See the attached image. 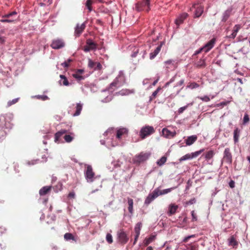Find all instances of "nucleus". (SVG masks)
Instances as JSON below:
<instances>
[{"label":"nucleus","mask_w":250,"mask_h":250,"mask_svg":"<svg viewBox=\"0 0 250 250\" xmlns=\"http://www.w3.org/2000/svg\"><path fill=\"white\" fill-rule=\"evenodd\" d=\"M0 42L1 43H4L5 42V39L2 37H0Z\"/></svg>","instance_id":"69168bd1"},{"label":"nucleus","mask_w":250,"mask_h":250,"mask_svg":"<svg viewBox=\"0 0 250 250\" xmlns=\"http://www.w3.org/2000/svg\"><path fill=\"white\" fill-rule=\"evenodd\" d=\"M51 186H45L42 187L39 191L41 196H44L49 193L51 190Z\"/></svg>","instance_id":"aec40b11"},{"label":"nucleus","mask_w":250,"mask_h":250,"mask_svg":"<svg viewBox=\"0 0 250 250\" xmlns=\"http://www.w3.org/2000/svg\"><path fill=\"white\" fill-rule=\"evenodd\" d=\"M229 246H232L233 247H236L238 245V242L236 241L235 238L233 235L231 236L229 239Z\"/></svg>","instance_id":"4be33fe9"},{"label":"nucleus","mask_w":250,"mask_h":250,"mask_svg":"<svg viewBox=\"0 0 250 250\" xmlns=\"http://www.w3.org/2000/svg\"><path fill=\"white\" fill-rule=\"evenodd\" d=\"M214 154V151L212 150H209L206 153L205 157L206 160H209L213 157Z\"/></svg>","instance_id":"2f4dec72"},{"label":"nucleus","mask_w":250,"mask_h":250,"mask_svg":"<svg viewBox=\"0 0 250 250\" xmlns=\"http://www.w3.org/2000/svg\"><path fill=\"white\" fill-rule=\"evenodd\" d=\"M198 98L205 102H208L210 101V98L207 96H205L204 97H199Z\"/></svg>","instance_id":"603ef678"},{"label":"nucleus","mask_w":250,"mask_h":250,"mask_svg":"<svg viewBox=\"0 0 250 250\" xmlns=\"http://www.w3.org/2000/svg\"><path fill=\"white\" fill-rule=\"evenodd\" d=\"M195 65L198 68H203L206 66V63L204 60L200 59L195 63Z\"/></svg>","instance_id":"c756f323"},{"label":"nucleus","mask_w":250,"mask_h":250,"mask_svg":"<svg viewBox=\"0 0 250 250\" xmlns=\"http://www.w3.org/2000/svg\"><path fill=\"white\" fill-rule=\"evenodd\" d=\"M195 202H196V199H195V198H193L190 199V200H189L187 202V204L192 205V204H193L194 203H195Z\"/></svg>","instance_id":"5fc2aeb1"},{"label":"nucleus","mask_w":250,"mask_h":250,"mask_svg":"<svg viewBox=\"0 0 250 250\" xmlns=\"http://www.w3.org/2000/svg\"><path fill=\"white\" fill-rule=\"evenodd\" d=\"M158 197L157 192L155 189L151 193H150L145 200V204L148 206L155 199Z\"/></svg>","instance_id":"9b49d317"},{"label":"nucleus","mask_w":250,"mask_h":250,"mask_svg":"<svg viewBox=\"0 0 250 250\" xmlns=\"http://www.w3.org/2000/svg\"><path fill=\"white\" fill-rule=\"evenodd\" d=\"M229 186L231 188H233L235 187V182L233 180H231L229 183Z\"/></svg>","instance_id":"13d9d810"},{"label":"nucleus","mask_w":250,"mask_h":250,"mask_svg":"<svg viewBox=\"0 0 250 250\" xmlns=\"http://www.w3.org/2000/svg\"><path fill=\"white\" fill-rule=\"evenodd\" d=\"M118 84V82L117 81H115V82L112 83L110 84V86H117V85Z\"/></svg>","instance_id":"680f3d73"},{"label":"nucleus","mask_w":250,"mask_h":250,"mask_svg":"<svg viewBox=\"0 0 250 250\" xmlns=\"http://www.w3.org/2000/svg\"><path fill=\"white\" fill-rule=\"evenodd\" d=\"M97 44L91 39H87L86 41V44L83 47V50L85 52H89L91 50H96Z\"/></svg>","instance_id":"423d86ee"},{"label":"nucleus","mask_w":250,"mask_h":250,"mask_svg":"<svg viewBox=\"0 0 250 250\" xmlns=\"http://www.w3.org/2000/svg\"><path fill=\"white\" fill-rule=\"evenodd\" d=\"M155 131L153 126L146 125L141 128L139 135L142 139H144L146 137L154 133Z\"/></svg>","instance_id":"7ed1b4c3"},{"label":"nucleus","mask_w":250,"mask_h":250,"mask_svg":"<svg viewBox=\"0 0 250 250\" xmlns=\"http://www.w3.org/2000/svg\"><path fill=\"white\" fill-rule=\"evenodd\" d=\"M142 223L140 222L138 223L134 228V231L136 234L140 235V230L142 228Z\"/></svg>","instance_id":"7c9ffc66"},{"label":"nucleus","mask_w":250,"mask_h":250,"mask_svg":"<svg viewBox=\"0 0 250 250\" xmlns=\"http://www.w3.org/2000/svg\"><path fill=\"white\" fill-rule=\"evenodd\" d=\"M128 133V130L125 128L119 129L117 131L116 137L118 139H121L123 136L126 135Z\"/></svg>","instance_id":"f3484780"},{"label":"nucleus","mask_w":250,"mask_h":250,"mask_svg":"<svg viewBox=\"0 0 250 250\" xmlns=\"http://www.w3.org/2000/svg\"><path fill=\"white\" fill-rule=\"evenodd\" d=\"M191 216H192V222L196 221L197 220V216L194 210H192L191 211Z\"/></svg>","instance_id":"3c124183"},{"label":"nucleus","mask_w":250,"mask_h":250,"mask_svg":"<svg viewBox=\"0 0 250 250\" xmlns=\"http://www.w3.org/2000/svg\"><path fill=\"white\" fill-rule=\"evenodd\" d=\"M192 159V155H191V154H187L185 155L182 156L180 159L179 160H180V161H185V160H187L188 159Z\"/></svg>","instance_id":"e433bc0d"},{"label":"nucleus","mask_w":250,"mask_h":250,"mask_svg":"<svg viewBox=\"0 0 250 250\" xmlns=\"http://www.w3.org/2000/svg\"><path fill=\"white\" fill-rule=\"evenodd\" d=\"M236 36V35L235 34H234L233 32L232 33L229 35H227V38H229V39H234L235 38V37Z\"/></svg>","instance_id":"6e6d98bb"},{"label":"nucleus","mask_w":250,"mask_h":250,"mask_svg":"<svg viewBox=\"0 0 250 250\" xmlns=\"http://www.w3.org/2000/svg\"><path fill=\"white\" fill-rule=\"evenodd\" d=\"M240 130L238 128H236L233 132V139L234 141L236 143L238 142L239 137Z\"/></svg>","instance_id":"a878e982"},{"label":"nucleus","mask_w":250,"mask_h":250,"mask_svg":"<svg viewBox=\"0 0 250 250\" xmlns=\"http://www.w3.org/2000/svg\"><path fill=\"white\" fill-rule=\"evenodd\" d=\"M19 100V98H16L15 99H13L12 101H9L7 103L8 106H10L12 105V104H16V103L18 102Z\"/></svg>","instance_id":"de8ad7c7"},{"label":"nucleus","mask_w":250,"mask_h":250,"mask_svg":"<svg viewBox=\"0 0 250 250\" xmlns=\"http://www.w3.org/2000/svg\"><path fill=\"white\" fill-rule=\"evenodd\" d=\"M167 157L166 156H163L160 159L158 160L157 162V164L158 166H161L164 165L167 161Z\"/></svg>","instance_id":"72a5a7b5"},{"label":"nucleus","mask_w":250,"mask_h":250,"mask_svg":"<svg viewBox=\"0 0 250 250\" xmlns=\"http://www.w3.org/2000/svg\"><path fill=\"white\" fill-rule=\"evenodd\" d=\"M64 238L66 240H74V236L70 233H66L64 235Z\"/></svg>","instance_id":"c9c22d12"},{"label":"nucleus","mask_w":250,"mask_h":250,"mask_svg":"<svg viewBox=\"0 0 250 250\" xmlns=\"http://www.w3.org/2000/svg\"><path fill=\"white\" fill-rule=\"evenodd\" d=\"M83 105L80 103H78L76 105V110L75 113L74 114V116H78L80 114L82 110Z\"/></svg>","instance_id":"c85d7f7f"},{"label":"nucleus","mask_w":250,"mask_h":250,"mask_svg":"<svg viewBox=\"0 0 250 250\" xmlns=\"http://www.w3.org/2000/svg\"><path fill=\"white\" fill-rule=\"evenodd\" d=\"M156 238V235H151L149 237L146 238L145 240H144V245L146 246H147L150 243L152 242L153 241L155 240Z\"/></svg>","instance_id":"5701e85b"},{"label":"nucleus","mask_w":250,"mask_h":250,"mask_svg":"<svg viewBox=\"0 0 250 250\" xmlns=\"http://www.w3.org/2000/svg\"><path fill=\"white\" fill-rule=\"evenodd\" d=\"M73 76L75 78H82V77L81 76H79L78 74H73Z\"/></svg>","instance_id":"0e129e2a"},{"label":"nucleus","mask_w":250,"mask_h":250,"mask_svg":"<svg viewBox=\"0 0 250 250\" xmlns=\"http://www.w3.org/2000/svg\"><path fill=\"white\" fill-rule=\"evenodd\" d=\"M187 250H198V245L197 244L191 245L187 248Z\"/></svg>","instance_id":"a18cd8bd"},{"label":"nucleus","mask_w":250,"mask_h":250,"mask_svg":"<svg viewBox=\"0 0 250 250\" xmlns=\"http://www.w3.org/2000/svg\"><path fill=\"white\" fill-rule=\"evenodd\" d=\"M151 153L149 152H141L136 155L133 158V162L136 165H140L146 161L150 156Z\"/></svg>","instance_id":"f257e3e1"},{"label":"nucleus","mask_w":250,"mask_h":250,"mask_svg":"<svg viewBox=\"0 0 250 250\" xmlns=\"http://www.w3.org/2000/svg\"><path fill=\"white\" fill-rule=\"evenodd\" d=\"M65 43L62 39H56L53 40L51 47L55 49H59L64 46Z\"/></svg>","instance_id":"9d476101"},{"label":"nucleus","mask_w":250,"mask_h":250,"mask_svg":"<svg viewBox=\"0 0 250 250\" xmlns=\"http://www.w3.org/2000/svg\"><path fill=\"white\" fill-rule=\"evenodd\" d=\"M94 3L92 0H87L85 2V6L88 9L89 12L92 10V5Z\"/></svg>","instance_id":"473e14b6"},{"label":"nucleus","mask_w":250,"mask_h":250,"mask_svg":"<svg viewBox=\"0 0 250 250\" xmlns=\"http://www.w3.org/2000/svg\"><path fill=\"white\" fill-rule=\"evenodd\" d=\"M161 90V87H158L157 89L154 91L152 95L150 96L149 97V102H151L152 100H153L154 99H155V98L157 97V94L158 93V92Z\"/></svg>","instance_id":"cd10ccee"},{"label":"nucleus","mask_w":250,"mask_h":250,"mask_svg":"<svg viewBox=\"0 0 250 250\" xmlns=\"http://www.w3.org/2000/svg\"><path fill=\"white\" fill-rule=\"evenodd\" d=\"M146 250H153V248L152 247L149 246L146 248Z\"/></svg>","instance_id":"774afa93"},{"label":"nucleus","mask_w":250,"mask_h":250,"mask_svg":"<svg viewBox=\"0 0 250 250\" xmlns=\"http://www.w3.org/2000/svg\"><path fill=\"white\" fill-rule=\"evenodd\" d=\"M75 193L74 192H71L68 194V197L71 198H74L75 197Z\"/></svg>","instance_id":"bf43d9fd"},{"label":"nucleus","mask_w":250,"mask_h":250,"mask_svg":"<svg viewBox=\"0 0 250 250\" xmlns=\"http://www.w3.org/2000/svg\"><path fill=\"white\" fill-rule=\"evenodd\" d=\"M63 82H62V83H63V84L64 85H68L69 84V82L68 81V80L67 79H63Z\"/></svg>","instance_id":"052dcab7"},{"label":"nucleus","mask_w":250,"mask_h":250,"mask_svg":"<svg viewBox=\"0 0 250 250\" xmlns=\"http://www.w3.org/2000/svg\"><path fill=\"white\" fill-rule=\"evenodd\" d=\"M74 138V134L70 133L69 134H65L63 137L65 141L67 143H70Z\"/></svg>","instance_id":"b1692460"},{"label":"nucleus","mask_w":250,"mask_h":250,"mask_svg":"<svg viewBox=\"0 0 250 250\" xmlns=\"http://www.w3.org/2000/svg\"><path fill=\"white\" fill-rule=\"evenodd\" d=\"M188 15L186 13H183L180 15L175 21V23L177 26L182 24L184 21L187 18Z\"/></svg>","instance_id":"2eb2a0df"},{"label":"nucleus","mask_w":250,"mask_h":250,"mask_svg":"<svg viewBox=\"0 0 250 250\" xmlns=\"http://www.w3.org/2000/svg\"><path fill=\"white\" fill-rule=\"evenodd\" d=\"M67 132V130L65 129H62L57 132L55 135V141H58L60 138L63 135Z\"/></svg>","instance_id":"393cba45"},{"label":"nucleus","mask_w":250,"mask_h":250,"mask_svg":"<svg viewBox=\"0 0 250 250\" xmlns=\"http://www.w3.org/2000/svg\"><path fill=\"white\" fill-rule=\"evenodd\" d=\"M88 67L94 70H100L102 68V65L99 62H93L90 59H88Z\"/></svg>","instance_id":"f8f14e48"},{"label":"nucleus","mask_w":250,"mask_h":250,"mask_svg":"<svg viewBox=\"0 0 250 250\" xmlns=\"http://www.w3.org/2000/svg\"><path fill=\"white\" fill-rule=\"evenodd\" d=\"M222 161L229 164H231L232 156L229 148H225Z\"/></svg>","instance_id":"6e6552de"},{"label":"nucleus","mask_w":250,"mask_h":250,"mask_svg":"<svg viewBox=\"0 0 250 250\" xmlns=\"http://www.w3.org/2000/svg\"><path fill=\"white\" fill-rule=\"evenodd\" d=\"M176 188L175 187H172L169 188L165 189L163 190H160L158 188H157L155 189L156 191L157 192V193L158 194V196L159 195H162L164 194H166L170 192H171L172 190Z\"/></svg>","instance_id":"6ab92c4d"},{"label":"nucleus","mask_w":250,"mask_h":250,"mask_svg":"<svg viewBox=\"0 0 250 250\" xmlns=\"http://www.w3.org/2000/svg\"><path fill=\"white\" fill-rule=\"evenodd\" d=\"M199 85L196 83H189L187 86L191 89H193L199 87Z\"/></svg>","instance_id":"c03bdc74"},{"label":"nucleus","mask_w":250,"mask_h":250,"mask_svg":"<svg viewBox=\"0 0 250 250\" xmlns=\"http://www.w3.org/2000/svg\"><path fill=\"white\" fill-rule=\"evenodd\" d=\"M117 240L119 243L125 245L128 242L129 238L125 232L123 230H120L117 232Z\"/></svg>","instance_id":"39448f33"},{"label":"nucleus","mask_w":250,"mask_h":250,"mask_svg":"<svg viewBox=\"0 0 250 250\" xmlns=\"http://www.w3.org/2000/svg\"><path fill=\"white\" fill-rule=\"evenodd\" d=\"M250 121V118L248 114L246 113L244 115L243 120V124H246L248 123Z\"/></svg>","instance_id":"37998d69"},{"label":"nucleus","mask_w":250,"mask_h":250,"mask_svg":"<svg viewBox=\"0 0 250 250\" xmlns=\"http://www.w3.org/2000/svg\"><path fill=\"white\" fill-rule=\"evenodd\" d=\"M241 28V26L240 24H236L233 27V32L237 35V32Z\"/></svg>","instance_id":"79ce46f5"},{"label":"nucleus","mask_w":250,"mask_h":250,"mask_svg":"<svg viewBox=\"0 0 250 250\" xmlns=\"http://www.w3.org/2000/svg\"><path fill=\"white\" fill-rule=\"evenodd\" d=\"M140 235H138V234H136V235H135V238H134V241L133 242V245H135L136 243V242L137 241V240L138 239V237Z\"/></svg>","instance_id":"e2e57ef3"},{"label":"nucleus","mask_w":250,"mask_h":250,"mask_svg":"<svg viewBox=\"0 0 250 250\" xmlns=\"http://www.w3.org/2000/svg\"><path fill=\"white\" fill-rule=\"evenodd\" d=\"M167 68H174V64L172 60H168L165 62Z\"/></svg>","instance_id":"58836bf2"},{"label":"nucleus","mask_w":250,"mask_h":250,"mask_svg":"<svg viewBox=\"0 0 250 250\" xmlns=\"http://www.w3.org/2000/svg\"><path fill=\"white\" fill-rule=\"evenodd\" d=\"M150 0H143L136 4L135 9L138 12L146 11L148 12L150 8Z\"/></svg>","instance_id":"f03ea898"},{"label":"nucleus","mask_w":250,"mask_h":250,"mask_svg":"<svg viewBox=\"0 0 250 250\" xmlns=\"http://www.w3.org/2000/svg\"><path fill=\"white\" fill-rule=\"evenodd\" d=\"M197 140V136L195 135L189 136L185 140L187 146H190L195 142Z\"/></svg>","instance_id":"a211bd4d"},{"label":"nucleus","mask_w":250,"mask_h":250,"mask_svg":"<svg viewBox=\"0 0 250 250\" xmlns=\"http://www.w3.org/2000/svg\"><path fill=\"white\" fill-rule=\"evenodd\" d=\"M106 240L109 244L113 243L112 236L110 233H107L106 235Z\"/></svg>","instance_id":"a19ab883"},{"label":"nucleus","mask_w":250,"mask_h":250,"mask_svg":"<svg viewBox=\"0 0 250 250\" xmlns=\"http://www.w3.org/2000/svg\"><path fill=\"white\" fill-rule=\"evenodd\" d=\"M16 14H17V13L15 11H13V12H11V13H10L9 14H5V15H3L2 17L3 18H9L11 16H13V15H16Z\"/></svg>","instance_id":"09e8293b"},{"label":"nucleus","mask_w":250,"mask_h":250,"mask_svg":"<svg viewBox=\"0 0 250 250\" xmlns=\"http://www.w3.org/2000/svg\"><path fill=\"white\" fill-rule=\"evenodd\" d=\"M178 208V206L175 204H171L169 205L168 210L167 211V214L168 216H171L174 214L177 209Z\"/></svg>","instance_id":"dca6fc26"},{"label":"nucleus","mask_w":250,"mask_h":250,"mask_svg":"<svg viewBox=\"0 0 250 250\" xmlns=\"http://www.w3.org/2000/svg\"><path fill=\"white\" fill-rule=\"evenodd\" d=\"M194 8L195 12H194V18H199L200 17L203 13L204 11V6L201 5L199 3H195L193 5L191 8H190V10H192V9Z\"/></svg>","instance_id":"1a4fd4ad"},{"label":"nucleus","mask_w":250,"mask_h":250,"mask_svg":"<svg viewBox=\"0 0 250 250\" xmlns=\"http://www.w3.org/2000/svg\"><path fill=\"white\" fill-rule=\"evenodd\" d=\"M204 151V149H200L199 151H197L191 153V155H192V158L197 157L198 155H199Z\"/></svg>","instance_id":"ea45409f"},{"label":"nucleus","mask_w":250,"mask_h":250,"mask_svg":"<svg viewBox=\"0 0 250 250\" xmlns=\"http://www.w3.org/2000/svg\"><path fill=\"white\" fill-rule=\"evenodd\" d=\"M0 21L2 22H12L13 21V20L9 19H1Z\"/></svg>","instance_id":"4d7b16f0"},{"label":"nucleus","mask_w":250,"mask_h":250,"mask_svg":"<svg viewBox=\"0 0 250 250\" xmlns=\"http://www.w3.org/2000/svg\"><path fill=\"white\" fill-rule=\"evenodd\" d=\"M216 42V39L215 38L212 39L210 41H209L208 42H207L204 47L200 48V50L196 52V54H199L202 51H204L206 53L209 51L214 45V44Z\"/></svg>","instance_id":"0eeeda50"},{"label":"nucleus","mask_w":250,"mask_h":250,"mask_svg":"<svg viewBox=\"0 0 250 250\" xmlns=\"http://www.w3.org/2000/svg\"><path fill=\"white\" fill-rule=\"evenodd\" d=\"M128 211L131 214L133 213V199L128 198Z\"/></svg>","instance_id":"bb28decb"},{"label":"nucleus","mask_w":250,"mask_h":250,"mask_svg":"<svg viewBox=\"0 0 250 250\" xmlns=\"http://www.w3.org/2000/svg\"><path fill=\"white\" fill-rule=\"evenodd\" d=\"M34 98L42 101H45L49 99L48 97L45 95H36L34 96Z\"/></svg>","instance_id":"4c0bfd02"},{"label":"nucleus","mask_w":250,"mask_h":250,"mask_svg":"<svg viewBox=\"0 0 250 250\" xmlns=\"http://www.w3.org/2000/svg\"><path fill=\"white\" fill-rule=\"evenodd\" d=\"M85 27V22L81 24H77L75 29V34L77 36H79L83 31Z\"/></svg>","instance_id":"4468645a"},{"label":"nucleus","mask_w":250,"mask_h":250,"mask_svg":"<svg viewBox=\"0 0 250 250\" xmlns=\"http://www.w3.org/2000/svg\"><path fill=\"white\" fill-rule=\"evenodd\" d=\"M195 237V234H193V235H191L187 236V237H185V238L184 239L183 242L186 243L189 240V239H190L191 238H194Z\"/></svg>","instance_id":"864d4df0"},{"label":"nucleus","mask_w":250,"mask_h":250,"mask_svg":"<svg viewBox=\"0 0 250 250\" xmlns=\"http://www.w3.org/2000/svg\"><path fill=\"white\" fill-rule=\"evenodd\" d=\"M162 132L163 136L168 138H173L176 135V132L175 130L172 131L167 128H163Z\"/></svg>","instance_id":"ddd939ff"},{"label":"nucleus","mask_w":250,"mask_h":250,"mask_svg":"<svg viewBox=\"0 0 250 250\" xmlns=\"http://www.w3.org/2000/svg\"><path fill=\"white\" fill-rule=\"evenodd\" d=\"M229 12H228L227 11H226L224 14V17H223L222 21H226L229 18Z\"/></svg>","instance_id":"8fccbe9b"},{"label":"nucleus","mask_w":250,"mask_h":250,"mask_svg":"<svg viewBox=\"0 0 250 250\" xmlns=\"http://www.w3.org/2000/svg\"><path fill=\"white\" fill-rule=\"evenodd\" d=\"M86 169L84 172L85 178L88 183H92L95 179V172L93 171V168L90 165H85Z\"/></svg>","instance_id":"20e7f679"},{"label":"nucleus","mask_w":250,"mask_h":250,"mask_svg":"<svg viewBox=\"0 0 250 250\" xmlns=\"http://www.w3.org/2000/svg\"><path fill=\"white\" fill-rule=\"evenodd\" d=\"M189 105V104H188L187 105L183 106L179 108L178 110V113L181 114L188 107V106Z\"/></svg>","instance_id":"49530a36"},{"label":"nucleus","mask_w":250,"mask_h":250,"mask_svg":"<svg viewBox=\"0 0 250 250\" xmlns=\"http://www.w3.org/2000/svg\"><path fill=\"white\" fill-rule=\"evenodd\" d=\"M77 72H79L80 74H82L83 73V69H78L77 70Z\"/></svg>","instance_id":"338daca9"},{"label":"nucleus","mask_w":250,"mask_h":250,"mask_svg":"<svg viewBox=\"0 0 250 250\" xmlns=\"http://www.w3.org/2000/svg\"><path fill=\"white\" fill-rule=\"evenodd\" d=\"M72 62V60L69 59L67 61L61 63V65L64 68L69 66L70 63Z\"/></svg>","instance_id":"f704fd0d"},{"label":"nucleus","mask_w":250,"mask_h":250,"mask_svg":"<svg viewBox=\"0 0 250 250\" xmlns=\"http://www.w3.org/2000/svg\"><path fill=\"white\" fill-rule=\"evenodd\" d=\"M162 46V43H161V44L156 47L154 51L150 54V59H154L158 54L161 49Z\"/></svg>","instance_id":"412c9836"}]
</instances>
